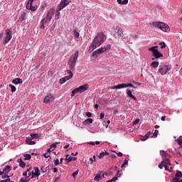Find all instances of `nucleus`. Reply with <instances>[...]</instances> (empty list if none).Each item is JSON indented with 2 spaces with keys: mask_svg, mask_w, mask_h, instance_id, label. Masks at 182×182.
Segmentation results:
<instances>
[{
  "mask_svg": "<svg viewBox=\"0 0 182 182\" xmlns=\"http://www.w3.org/2000/svg\"><path fill=\"white\" fill-rule=\"evenodd\" d=\"M106 41V36L103 33H98L92 41L90 48L95 50L96 48H99Z\"/></svg>",
  "mask_w": 182,
  "mask_h": 182,
  "instance_id": "nucleus-1",
  "label": "nucleus"
},
{
  "mask_svg": "<svg viewBox=\"0 0 182 182\" xmlns=\"http://www.w3.org/2000/svg\"><path fill=\"white\" fill-rule=\"evenodd\" d=\"M159 68L158 73H160L161 76H164V75H167V73L171 70L173 67L168 63H161Z\"/></svg>",
  "mask_w": 182,
  "mask_h": 182,
  "instance_id": "nucleus-2",
  "label": "nucleus"
},
{
  "mask_svg": "<svg viewBox=\"0 0 182 182\" xmlns=\"http://www.w3.org/2000/svg\"><path fill=\"white\" fill-rule=\"evenodd\" d=\"M78 58H79V51L77 50L75 51L74 55L70 57V59L68 63L71 70H75V69L76 68V63H77Z\"/></svg>",
  "mask_w": 182,
  "mask_h": 182,
  "instance_id": "nucleus-3",
  "label": "nucleus"
},
{
  "mask_svg": "<svg viewBox=\"0 0 182 182\" xmlns=\"http://www.w3.org/2000/svg\"><path fill=\"white\" fill-rule=\"evenodd\" d=\"M154 26L155 28H158L161 29L163 32H169L170 31V26L166 24V23L155 21L153 23Z\"/></svg>",
  "mask_w": 182,
  "mask_h": 182,
  "instance_id": "nucleus-4",
  "label": "nucleus"
},
{
  "mask_svg": "<svg viewBox=\"0 0 182 182\" xmlns=\"http://www.w3.org/2000/svg\"><path fill=\"white\" fill-rule=\"evenodd\" d=\"M149 52H151L152 56L155 58V59H159V58H163V53L159 51V46H153L148 49Z\"/></svg>",
  "mask_w": 182,
  "mask_h": 182,
  "instance_id": "nucleus-5",
  "label": "nucleus"
},
{
  "mask_svg": "<svg viewBox=\"0 0 182 182\" xmlns=\"http://www.w3.org/2000/svg\"><path fill=\"white\" fill-rule=\"evenodd\" d=\"M87 89H89V85L87 84H85L74 89L71 92V97H73L76 93H83V92H86Z\"/></svg>",
  "mask_w": 182,
  "mask_h": 182,
  "instance_id": "nucleus-6",
  "label": "nucleus"
},
{
  "mask_svg": "<svg viewBox=\"0 0 182 182\" xmlns=\"http://www.w3.org/2000/svg\"><path fill=\"white\" fill-rule=\"evenodd\" d=\"M112 49V46L110 44L98 48L97 50L92 52V56H99V55H102V53H105V52H107V50H110Z\"/></svg>",
  "mask_w": 182,
  "mask_h": 182,
  "instance_id": "nucleus-7",
  "label": "nucleus"
},
{
  "mask_svg": "<svg viewBox=\"0 0 182 182\" xmlns=\"http://www.w3.org/2000/svg\"><path fill=\"white\" fill-rule=\"evenodd\" d=\"M51 19H52V14H50V12H48L47 14V16H46V18H44L43 20H41V21L40 23L41 29H45V24L49 23V22H50Z\"/></svg>",
  "mask_w": 182,
  "mask_h": 182,
  "instance_id": "nucleus-8",
  "label": "nucleus"
},
{
  "mask_svg": "<svg viewBox=\"0 0 182 182\" xmlns=\"http://www.w3.org/2000/svg\"><path fill=\"white\" fill-rule=\"evenodd\" d=\"M65 72L69 75L65 76V77H62L61 79H60V85H63V83H66V82H68V80H70V79H72V77H73V73H72L71 70H65Z\"/></svg>",
  "mask_w": 182,
  "mask_h": 182,
  "instance_id": "nucleus-9",
  "label": "nucleus"
},
{
  "mask_svg": "<svg viewBox=\"0 0 182 182\" xmlns=\"http://www.w3.org/2000/svg\"><path fill=\"white\" fill-rule=\"evenodd\" d=\"M5 37H4V40L3 41V45H6V43H9V41H11V39H12V31H11V29H6L5 30Z\"/></svg>",
  "mask_w": 182,
  "mask_h": 182,
  "instance_id": "nucleus-10",
  "label": "nucleus"
},
{
  "mask_svg": "<svg viewBox=\"0 0 182 182\" xmlns=\"http://www.w3.org/2000/svg\"><path fill=\"white\" fill-rule=\"evenodd\" d=\"M35 1L36 0H28L26 4V9L35 12V11L38 9V6H33V2H35Z\"/></svg>",
  "mask_w": 182,
  "mask_h": 182,
  "instance_id": "nucleus-11",
  "label": "nucleus"
},
{
  "mask_svg": "<svg viewBox=\"0 0 182 182\" xmlns=\"http://www.w3.org/2000/svg\"><path fill=\"white\" fill-rule=\"evenodd\" d=\"M70 4V1L69 0H61L60 2V4L58 5V11L59 12L60 11H62L63 8H66L69 4Z\"/></svg>",
  "mask_w": 182,
  "mask_h": 182,
  "instance_id": "nucleus-12",
  "label": "nucleus"
},
{
  "mask_svg": "<svg viewBox=\"0 0 182 182\" xmlns=\"http://www.w3.org/2000/svg\"><path fill=\"white\" fill-rule=\"evenodd\" d=\"M166 166H171V162L168 159V158L164 159L161 164H159V167L161 169H163V167H166Z\"/></svg>",
  "mask_w": 182,
  "mask_h": 182,
  "instance_id": "nucleus-13",
  "label": "nucleus"
},
{
  "mask_svg": "<svg viewBox=\"0 0 182 182\" xmlns=\"http://www.w3.org/2000/svg\"><path fill=\"white\" fill-rule=\"evenodd\" d=\"M33 171H32V176L31 178H35V177H39L41 176V171L39 170L38 167H34Z\"/></svg>",
  "mask_w": 182,
  "mask_h": 182,
  "instance_id": "nucleus-14",
  "label": "nucleus"
},
{
  "mask_svg": "<svg viewBox=\"0 0 182 182\" xmlns=\"http://www.w3.org/2000/svg\"><path fill=\"white\" fill-rule=\"evenodd\" d=\"M54 100L55 97L53 95H47L43 99L44 103H49L50 102H53Z\"/></svg>",
  "mask_w": 182,
  "mask_h": 182,
  "instance_id": "nucleus-15",
  "label": "nucleus"
},
{
  "mask_svg": "<svg viewBox=\"0 0 182 182\" xmlns=\"http://www.w3.org/2000/svg\"><path fill=\"white\" fill-rule=\"evenodd\" d=\"M102 178H105V173L103 172H99L94 178L95 181H100Z\"/></svg>",
  "mask_w": 182,
  "mask_h": 182,
  "instance_id": "nucleus-16",
  "label": "nucleus"
},
{
  "mask_svg": "<svg viewBox=\"0 0 182 182\" xmlns=\"http://www.w3.org/2000/svg\"><path fill=\"white\" fill-rule=\"evenodd\" d=\"M127 95L128 96V97H130L131 99H133L134 100H137V97H136V96H134L132 93V90H127Z\"/></svg>",
  "mask_w": 182,
  "mask_h": 182,
  "instance_id": "nucleus-17",
  "label": "nucleus"
},
{
  "mask_svg": "<svg viewBox=\"0 0 182 182\" xmlns=\"http://www.w3.org/2000/svg\"><path fill=\"white\" fill-rule=\"evenodd\" d=\"M126 87H127L126 83H123V84L115 85L111 87V89H126Z\"/></svg>",
  "mask_w": 182,
  "mask_h": 182,
  "instance_id": "nucleus-18",
  "label": "nucleus"
},
{
  "mask_svg": "<svg viewBox=\"0 0 182 182\" xmlns=\"http://www.w3.org/2000/svg\"><path fill=\"white\" fill-rule=\"evenodd\" d=\"M12 83L14 85H21L23 83V81H22V79L21 78H15L12 80Z\"/></svg>",
  "mask_w": 182,
  "mask_h": 182,
  "instance_id": "nucleus-19",
  "label": "nucleus"
},
{
  "mask_svg": "<svg viewBox=\"0 0 182 182\" xmlns=\"http://www.w3.org/2000/svg\"><path fill=\"white\" fill-rule=\"evenodd\" d=\"M12 170V167L9 165L6 166V168H4L3 169V174H8V173H9V171H11Z\"/></svg>",
  "mask_w": 182,
  "mask_h": 182,
  "instance_id": "nucleus-20",
  "label": "nucleus"
},
{
  "mask_svg": "<svg viewBox=\"0 0 182 182\" xmlns=\"http://www.w3.org/2000/svg\"><path fill=\"white\" fill-rule=\"evenodd\" d=\"M117 36L118 38H123V36H124V34L123 33V29L119 28L117 30Z\"/></svg>",
  "mask_w": 182,
  "mask_h": 182,
  "instance_id": "nucleus-21",
  "label": "nucleus"
},
{
  "mask_svg": "<svg viewBox=\"0 0 182 182\" xmlns=\"http://www.w3.org/2000/svg\"><path fill=\"white\" fill-rule=\"evenodd\" d=\"M117 4L119 5H127L129 0H117Z\"/></svg>",
  "mask_w": 182,
  "mask_h": 182,
  "instance_id": "nucleus-22",
  "label": "nucleus"
},
{
  "mask_svg": "<svg viewBox=\"0 0 182 182\" xmlns=\"http://www.w3.org/2000/svg\"><path fill=\"white\" fill-rule=\"evenodd\" d=\"M33 139L31 138H28L26 140V142L27 144H30L31 146H33L34 144H36V142L34 141H32Z\"/></svg>",
  "mask_w": 182,
  "mask_h": 182,
  "instance_id": "nucleus-23",
  "label": "nucleus"
},
{
  "mask_svg": "<svg viewBox=\"0 0 182 182\" xmlns=\"http://www.w3.org/2000/svg\"><path fill=\"white\" fill-rule=\"evenodd\" d=\"M109 152L107 151H102L100 154V155L98 156L99 159H103V157H105V156H109Z\"/></svg>",
  "mask_w": 182,
  "mask_h": 182,
  "instance_id": "nucleus-24",
  "label": "nucleus"
},
{
  "mask_svg": "<svg viewBox=\"0 0 182 182\" xmlns=\"http://www.w3.org/2000/svg\"><path fill=\"white\" fill-rule=\"evenodd\" d=\"M26 19V11H23L19 18V21H25Z\"/></svg>",
  "mask_w": 182,
  "mask_h": 182,
  "instance_id": "nucleus-25",
  "label": "nucleus"
},
{
  "mask_svg": "<svg viewBox=\"0 0 182 182\" xmlns=\"http://www.w3.org/2000/svg\"><path fill=\"white\" fill-rule=\"evenodd\" d=\"M160 154L162 157V160H164V159H167V156H168V154H167V153H166V151H161Z\"/></svg>",
  "mask_w": 182,
  "mask_h": 182,
  "instance_id": "nucleus-26",
  "label": "nucleus"
},
{
  "mask_svg": "<svg viewBox=\"0 0 182 182\" xmlns=\"http://www.w3.org/2000/svg\"><path fill=\"white\" fill-rule=\"evenodd\" d=\"M159 63L158 61H153L151 64V66L154 68V69H157L159 68Z\"/></svg>",
  "mask_w": 182,
  "mask_h": 182,
  "instance_id": "nucleus-27",
  "label": "nucleus"
},
{
  "mask_svg": "<svg viewBox=\"0 0 182 182\" xmlns=\"http://www.w3.org/2000/svg\"><path fill=\"white\" fill-rule=\"evenodd\" d=\"M18 163H19L20 167L23 168V167H25V166H26V164H25V163L23 162V161H22V159H18Z\"/></svg>",
  "mask_w": 182,
  "mask_h": 182,
  "instance_id": "nucleus-28",
  "label": "nucleus"
},
{
  "mask_svg": "<svg viewBox=\"0 0 182 182\" xmlns=\"http://www.w3.org/2000/svg\"><path fill=\"white\" fill-rule=\"evenodd\" d=\"M92 123H93V119L92 118H88L84 121V124H90Z\"/></svg>",
  "mask_w": 182,
  "mask_h": 182,
  "instance_id": "nucleus-29",
  "label": "nucleus"
},
{
  "mask_svg": "<svg viewBox=\"0 0 182 182\" xmlns=\"http://www.w3.org/2000/svg\"><path fill=\"white\" fill-rule=\"evenodd\" d=\"M150 134H151V132H149L146 135H145V137H143L141 139V140L142 141H146V140H147L150 136Z\"/></svg>",
  "mask_w": 182,
  "mask_h": 182,
  "instance_id": "nucleus-30",
  "label": "nucleus"
},
{
  "mask_svg": "<svg viewBox=\"0 0 182 182\" xmlns=\"http://www.w3.org/2000/svg\"><path fill=\"white\" fill-rule=\"evenodd\" d=\"M9 86L11 88V92H12V93H14V92H16V87H15L11 84L9 85Z\"/></svg>",
  "mask_w": 182,
  "mask_h": 182,
  "instance_id": "nucleus-31",
  "label": "nucleus"
},
{
  "mask_svg": "<svg viewBox=\"0 0 182 182\" xmlns=\"http://www.w3.org/2000/svg\"><path fill=\"white\" fill-rule=\"evenodd\" d=\"M31 139H39V134H31Z\"/></svg>",
  "mask_w": 182,
  "mask_h": 182,
  "instance_id": "nucleus-32",
  "label": "nucleus"
},
{
  "mask_svg": "<svg viewBox=\"0 0 182 182\" xmlns=\"http://www.w3.org/2000/svg\"><path fill=\"white\" fill-rule=\"evenodd\" d=\"M32 155L29 154H24V160H31Z\"/></svg>",
  "mask_w": 182,
  "mask_h": 182,
  "instance_id": "nucleus-33",
  "label": "nucleus"
},
{
  "mask_svg": "<svg viewBox=\"0 0 182 182\" xmlns=\"http://www.w3.org/2000/svg\"><path fill=\"white\" fill-rule=\"evenodd\" d=\"M74 37L75 38V39H79V36H80V34L79 33V32H77V31L74 30Z\"/></svg>",
  "mask_w": 182,
  "mask_h": 182,
  "instance_id": "nucleus-34",
  "label": "nucleus"
},
{
  "mask_svg": "<svg viewBox=\"0 0 182 182\" xmlns=\"http://www.w3.org/2000/svg\"><path fill=\"white\" fill-rule=\"evenodd\" d=\"M57 144H59V142H55L54 144H52L50 146V149H51V150H55V149H56L57 147Z\"/></svg>",
  "mask_w": 182,
  "mask_h": 182,
  "instance_id": "nucleus-35",
  "label": "nucleus"
},
{
  "mask_svg": "<svg viewBox=\"0 0 182 182\" xmlns=\"http://www.w3.org/2000/svg\"><path fill=\"white\" fill-rule=\"evenodd\" d=\"M127 164H129V161H127V159H125L124 163L121 166L122 168H123V167H126Z\"/></svg>",
  "mask_w": 182,
  "mask_h": 182,
  "instance_id": "nucleus-36",
  "label": "nucleus"
},
{
  "mask_svg": "<svg viewBox=\"0 0 182 182\" xmlns=\"http://www.w3.org/2000/svg\"><path fill=\"white\" fill-rule=\"evenodd\" d=\"M178 144H179V146H181V147H182V138L179 137L177 140H176Z\"/></svg>",
  "mask_w": 182,
  "mask_h": 182,
  "instance_id": "nucleus-37",
  "label": "nucleus"
},
{
  "mask_svg": "<svg viewBox=\"0 0 182 182\" xmlns=\"http://www.w3.org/2000/svg\"><path fill=\"white\" fill-rule=\"evenodd\" d=\"M43 156H44L46 159H48V158L49 157L48 161L50 160V159H52V158L50 157V154H48V153H47V152L45 153V154H43Z\"/></svg>",
  "mask_w": 182,
  "mask_h": 182,
  "instance_id": "nucleus-38",
  "label": "nucleus"
},
{
  "mask_svg": "<svg viewBox=\"0 0 182 182\" xmlns=\"http://www.w3.org/2000/svg\"><path fill=\"white\" fill-rule=\"evenodd\" d=\"M77 174H79V170H77L76 171H75L74 173H73L72 176L74 178H76V176H77Z\"/></svg>",
  "mask_w": 182,
  "mask_h": 182,
  "instance_id": "nucleus-39",
  "label": "nucleus"
},
{
  "mask_svg": "<svg viewBox=\"0 0 182 182\" xmlns=\"http://www.w3.org/2000/svg\"><path fill=\"white\" fill-rule=\"evenodd\" d=\"M159 45L161 46V49H164V48H166V43L164 42L160 43Z\"/></svg>",
  "mask_w": 182,
  "mask_h": 182,
  "instance_id": "nucleus-40",
  "label": "nucleus"
},
{
  "mask_svg": "<svg viewBox=\"0 0 182 182\" xmlns=\"http://www.w3.org/2000/svg\"><path fill=\"white\" fill-rule=\"evenodd\" d=\"M165 170L166 171H169V173H172V170H170V168L168 167V165L167 166V165H165Z\"/></svg>",
  "mask_w": 182,
  "mask_h": 182,
  "instance_id": "nucleus-41",
  "label": "nucleus"
},
{
  "mask_svg": "<svg viewBox=\"0 0 182 182\" xmlns=\"http://www.w3.org/2000/svg\"><path fill=\"white\" fill-rule=\"evenodd\" d=\"M65 160H67L68 161H72V156H69L68 154L66 155Z\"/></svg>",
  "mask_w": 182,
  "mask_h": 182,
  "instance_id": "nucleus-42",
  "label": "nucleus"
},
{
  "mask_svg": "<svg viewBox=\"0 0 182 182\" xmlns=\"http://www.w3.org/2000/svg\"><path fill=\"white\" fill-rule=\"evenodd\" d=\"M157 136H159V130H155L154 134H153V137H157Z\"/></svg>",
  "mask_w": 182,
  "mask_h": 182,
  "instance_id": "nucleus-43",
  "label": "nucleus"
},
{
  "mask_svg": "<svg viewBox=\"0 0 182 182\" xmlns=\"http://www.w3.org/2000/svg\"><path fill=\"white\" fill-rule=\"evenodd\" d=\"M95 161L93 160V158H90L89 161H88V164H93V162Z\"/></svg>",
  "mask_w": 182,
  "mask_h": 182,
  "instance_id": "nucleus-44",
  "label": "nucleus"
},
{
  "mask_svg": "<svg viewBox=\"0 0 182 182\" xmlns=\"http://www.w3.org/2000/svg\"><path fill=\"white\" fill-rule=\"evenodd\" d=\"M9 181H11V178H6L4 180L0 181V182H9Z\"/></svg>",
  "mask_w": 182,
  "mask_h": 182,
  "instance_id": "nucleus-45",
  "label": "nucleus"
},
{
  "mask_svg": "<svg viewBox=\"0 0 182 182\" xmlns=\"http://www.w3.org/2000/svg\"><path fill=\"white\" fill-rule=\"evenodd\" d=\"M127 87H134V85L133 84L129 83V84H126Z\"/></svg>",
  "mask_w": 182,
  "mask_h": 182,
  "instance_id": "nucleus-46",
  "label": "nucleus"
},
{
  "mask_svg": "<svg viewBox=\"0 0 182 182\" xmlns=\"http://www.w3.org/2000/svg\"><path fill=\"white\" fill-rule=\"evenodd\" d=\"M54 164L55 166H58V164H59V159H57L56 160L54 161Z\"/></svg>",
  "mask_w": 182,
  "mask_h": 182,
  "instance_id": "nucleus-47",
  "label": "nucleus"
},
{
  "mask_svg": "<svg viewBox=\"0 0 182 182\" xmlns=\"http://www.w3.org/2000/svg\"><path fill=\"white\" fill-rule=\"evenodd\" d=\"M52 151H53V149L49 148L48 149H47V152L48 154H50V153H52Z\"/></svg>",
  "mask_w": 182,
  "mask_h": 182,
  "instance_id": "nucleus-48",
  "label": "nucleus"
},
{
  "mask_svg": "<svg viewBox=\"0 0 182 182\" xmlns=\"http://www.w3.org/2000/svg\"><path fill=\"white\" fill-rule=\"evenodd\" d=\"M131 36H132V38H133L134 39H137V38H139L136 34H132V35H131Z\"/></svg>",
  "mask_w": 182,
  "mask_h": 182,
  "instance_id": "nucleus-49",
  "label": "nucleus"
},
{
  "mask_svg": "<svg viewBox=\"0 0 182 182\" xmlns=\"http://www.w3.org/2000/svg\"><path fill=\"white\" fill-rule=\"evenodd\" d=\"M132 83H134V85H136V86H140V85H141V83L137 82L136 81H132Z\"/></svg>",
  "mask_w": 182,
  "mask_h": 182,
  "instance_id": "nucleus-50",
  "label": "nucleus"
},
{
  "mask_svg": "<svg viewBox=\"0 0 182 182\" xmlns=\"http://www.w3.org/2000/svg\"><path fill=\"white\" fill-rule=\"evenodd\" d=\"M85 116H87V117H92V114L90 112H86Z\"/></svg>",
  "mask_w": 182,
  "mask_h": 182,
  "instance_id": "nucleus-51",
  "label": "nucleus"
},
{
  "mask_svg": "<svg viewBox=\"0 0 182 182\" xmlns=\"http://www.w3.org/2000/svg\"><path fill=\"white\" fill-rule=\"evenodd\" d=\"M105 118V112H101L100 114V119H104Z\"/></svg>",
  "mask_w": 182,
  "mask_h": 182,
  "instance_id": "nucleus-52",
  "label": "nucleus"
},
{
  "mask_svg": "<svg viewBox=\"0 0 182 182\" xmlns=\"http://www.w3.org/2000/svg\"><path fill=\"white\" fill-rule=\"evenodd\" d=\"M140 122V119H136L134 122L133 124H139V122Z\"/></svg>",
  "mask_w": 182,
  "mask_h": 182,
  "instance_id": "nucleus-53",
  "label": "nucleus"
},
{
  "mask_svg": "<svg viewBox=\"0 0 182 182\" xmlns=\"http://www.w3.org/2000/svg\"><path fill=\"white\" fill-rule=\"evenodd\" d=\"M31 178H29V176H27L25 179H24V182H28Z\"/></svg>",
  "mask_w": 182,
  "mask_h": 182,
  "instance_id": "nucleus-54",
  "label": "nucleus"
},
{
  "mask_svg": "<svg viewBox=\"0 0 182 182\" xmlns=\"http://www.w3.org/2000/svg\"><path fill=\"white\" fill-rule=\"evenodd\" d=\"M9 177H11L10 176H8V175H5V176H3L1 177V178H9Z\"/></svg>",
  "mask_w": 182,
  "mask_h": 182,
  "instance_id": "nucleus-55",
  "label": "nucleus"
},
{
  "mask_svg": "<svg viewBox=\"0 0 182 182\" xmlns=\"http://www.w3.org/2000/svg\"><path fill=\"white\" fill-rule=\"evenodd\" d=\"M23 177H26V176H28V171H26L25 172H23Z\"/></svg>",
  "mask_w": 182,
  "mask_h": 182,
  "instance_id": "nucleus-56",
  "label": "nucleus"
},
{
  "mask_svg": "<svg viewBox=\"0 0 182 182\" xmlns=\"http://www.w3.org/2000/svg\"><path fill=\"white\" fill-rule=\"evenodd\" d=\"M119 157H122L123 156V154L122 152H119L117 154Z\"/></svg>",
  "mask_w": 182,
  "mask_h": 182,
  "instance_id": "nucleus-57",
  "label": "nucleus"
},
{
  "mask_svg": "<svg viewBox=\"0 0 182 182\" xmlns=\"http://www.w3.org/2000/svg\"><path fill=\"white\" fill-rule=\"evenodd\" d=\"M88 144H90L91 146H95V143L92 141L88 142Z\"/></svg>",
  "mask_w": 182,
  "mask_h": 182,
  "instance_id": "nucleus-58",
  "label": "nucleus"
},
{
  "mask_svg": "<svg viewBox=\"0 0 182 182\" xmlns=\"http://www.w3.org/2000/svg\"><path fill=\"white\" fill-rule=\"evenodd\" d=\"M161 120L162 122H164L166 120V116H163L161 118Z\"/></svg>",
  "mask_w": 182,
  "mask_h": 182,
  "instance_id": "nucleus-59",
  "label": "nucleus"
},
{
  "mask_svg": "<svg viewBox=\"0 0 182 182\" xmlns=\"http://www.w3.org/2000/svg\"><path fill=\"white\" fill-rule=\"evenodd\" d=\"M32 170V167H30L29 168H28L27 170H26V171H27V173H31V171Z\"/></svg>",
  "mask_w": 182,
  "mask_h": 182,
  "instance_id": "nucleus-60",
  "label": "nucleus"
},
{
  "mask_svg": "<svg viewBox=\"0 0 182 182\" xmlns=\"http://www.w3.org/2000/svg\"><path fill=\"white\" fill-rule=\"evenodd\" d=\"M59 180H60V178L57 177L55 178L54 182H58V181H59Z\"/></svg>",
  "mask_w": 182,
  "mask_h": 182,
  "instance_id": "nucleus-61",
  "label": "nucleus"
},
{
  "mask_svg": "<svg viewBox=\"0 0 182 182\" xmlns=\"http://www.w3.org/2000/svg\"><path fill=\"white\" fill-rule=\"evenodd\" d=\"M53 173H58V168H53Z\"/></svg>",
  "mask_w": 182,
  "mask_h": 182,
  "instance_id": "nucleus-62",
  "label": "nucleus"
},
{
  "mask_svg": "<svg viewBox=\"0 0 182 182\" xmlns=\"http://www.w3.org/2000/svg\"><path fill=\"white\" fill-rule=\"evenodd\" d=\"M27 174H28V177H31V176L32 177V171H31V172H28Z\"/></svg>",
  "mask_w": 182,
  "mask_h": 182,
  "instance_id": "nucleus-63",
  "label": "nucleus"
},
{
  "mask_svg": "<svg viewBox=\"0 0 182 182\" xmlns=\"http://www.w3.org/2000/svg\"><path fill=\"white\" fill-rule=\"evenodd\" d=\"M20 182H25V179H24L23 178H21L20 179Z\"/></svg>",
  "mask_w": 182,
  "mask_h": 182,
  "instance_id": "nucleus-64",
  "label": "nucleus"
}]
</instances>
